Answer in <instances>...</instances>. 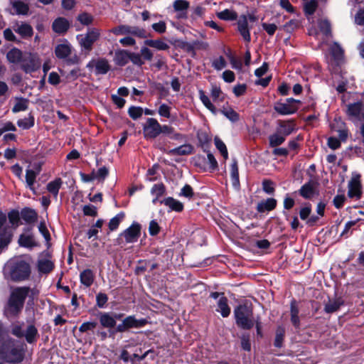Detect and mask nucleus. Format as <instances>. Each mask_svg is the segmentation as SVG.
<instances>
[{"mask_svg":"<svg viewBox=\"0 0 364 364\" xmlns=\"http://www.w3.org/2000/svg\"><path fill=\"white\" fill-rule=\"evenodd\" d=\"M28 294V287H19L12 289L4 309V314L7 317L18 315L23 308L25 300Z\"/></svg>","mask_w":364,"mask_h":364,"instance_id":"obj_1","label":"nucleus"},{"mask_svg":"<svg viewBox=\"0 0 364 364\" xmlns=\"http://www.w3.org/2000/svg\"><path fill=\"white\" fill-rule=\"evenodd\" d=\"M235 323L238 327L250 330L255 326L253 309L247 304H240L234 309Z\"/></svg>","mask_w":364,"mask_h":364,"instance_id":"obj_2","label":"nucleus"},{"mask_svg":"<svg viewBox=\"0 0 364 364\" xmlns=\"http://www.w3.org/2000/svg\"><path fill=\"white\" fill-rule=\"evenodd\" d=\"M74 51L73 47L68 41L58 44L54 50L55 57L63 60L67 65H74L80 63V58Z\"/></svg>","mask_w":364,"mask_h":364,"instance_id":"obj_3","label":"nucleus"},{"mask_svg":"<svg viewBox=\"0 0 364 364\" xmlns=\"http://www.w3.org/2000/svg\"><path fill=\"white\" fill-rule=\"evenodd\" d=\"M100 30L97 28H89L86 33L77 36V40L82 52L89 54L93 49V46L100 38Z\"/></svg>","mask_w":364,"mask_h":364,"instance_id":"obj_4","label":"nucleus"},{"mask_svg":"<svg viewBox=\"0 0 364 364\" xmlns=\"http://www.w3.org/2000/svg\"><path fill=\"white\" fill-rule=\"evenodd\" d=\"M31 272L30 264L24 260H21L14 264L10 276L12 281L21 282L28 279Z\"/></svg>","mask_w":364,"mask_h":364,"instance_id":"obj_5","label":"nucleus"},{"mask_svg":"<svg viewBox=\"0 0 364 364\" xmlns=\"http://www.w3.org/2000/svg\"><path fill=\"white\" fill-rule=\"evenodd\" d=\"M363 196V185L361 175L353 173L348 183V197L355 200H360Z\"/></svg>","mask_w":364,"mask_h":364,"instance_id":"obj_6","label":"nucleus"},{"mask_svg":"<svg viewBox=\"0 0 364 364\" xmlns=\"http://www.w3.org/2000/svg\"><path fill=\"white\" fill-rule=\"evenodd\" d=\"M148 321L146 318L136 319L134 316H129L116 327V332L123 333L130 328H139L145 326Z\"/></svg>","mask_w":364,"mask_h":364,"instance_id":"obj_7","label":"nucleus"},{"mask_svg":"<svg viewBox=\"0 0 364 364\" xmlns=\"http://www.w3.org/2000/svg\"><path fill=\"white\" fill-rule=\"evenodd\" d=\"M348 118L354 121H362L364 119V102L359 100L355 102L349 103L346 105L345 110Z\"/></svg>","mask_w":364,"mask_h":364,"instance_id":"obj_8","label":"nucleus"},{"mask_svg":"<svg viewBox=\"0 0 364 364\" xmlns=\"http://www.w3.org/2000/svg\"><path fill=\"white\" fill-rule=\"evenodd\" d=\"M143 133L146 139H155L161 134V124L154 118H148L143 126Z\"/></svg>","mask_w":364,"mask_h":364,"instance_id":"obj_9","label":"nucleus"},{"mask_svg":"<svg viewBox=\"0 0 364 364\" xmlns=\"http://www.w3.org/2000/svg\"><path fill=\"white\" fill-rule=\"evenodd\" d=\"M141 226L137 222H133V223L126 230H124L121 235L125 239L127 243H133L138 240L141 235Z\"/></svg>","mask_w":364,"mask_h":364,"instance_id":"obj_10","label":"nucleus"},{"mask_svg":"<svg viewBox=\"0 0 364 364\" xmlns=\"http://www.w3.org/2000/svg\"><path fill=\"white\" fill-rule=\"evenodd\" d=\"M21 67L26 73H31L40 68L41 63L36 56L30 53L23 58Z\"/></svg>","mask_w":364,"mask_h":364,"instance_id":"obj_11","label":"nucleus"},{"mask_svg":"<svg viewBox=\"0 0 364 364\" xmlns=\"http://www.w3.org/2000/svg\"><path fill=\"white\" fill-rule=\"evenodd\" d=\"M277 132L279 134L284 136L286 138L287 136L293 133L296 129V123L294 119L289 120H278L277 122Z\"/></svg>","mask_w":364,"mask_h":364,"instance_id":"obj_12","label":"nucleus"},{"mask_svg":"<svg viewBox=\"0 0 364 364\" xmlns=\"http://www.w3.org/2000/svg\"><path fill=\"white\" fill-rule=\"evenodd\" d=\"M1 358L9 363H19L24 358V353L22 350L17 348H12L9 351L6 352Z\"/></svg>","mask_w":364,"mask_h":364,"instance_id":"obj_13","label":"nucleus"},{"mask_svg":"<svg viewBox=\"0 0 364 364\" xmlns=\"http://www.w3.org/2000/svg\"><path fill=\"white\" fill-rule=\"evenodd\" d=\"M237 30L245 41L249 43L251 41L250 29L248 28L247 17L246 15H241L237 21Z\"/></svg>","mask_w":364,"mask_h":364,"instance_id":"obj_14","label":"nucleus"},{"mask_svg":"<svg viewBox=\"0 0 364 364\" xmlns=\"http://www.w3.org/2000/svg\"><path fill=\"white\" fill-rule=\"evenodd\" d=\"M14 30L23 39L31 38L33 35L32 26L26 22L17 23L14 27Z\"/></svg>","mask_w":364,"mask_h":364,"instance_id":"obj_15","label":"nucleus"},{"mask_svg":"<svg viewBox=\"0 0 364 364\" xmlns=\"http://www.w3.org/2000/svg\"><path fill=\"white\" fill-rule=\"evenodd\" d=\"M274 109L281 115H289L296 112L299 106L291 103L277 102L275 104Z\"/></svg>","mask_w":364,"mask_h":364,"instance_id":"obj_16","label":"nucleus"},{"mask_svg":"<svg viewBox=\"0 0 364 364\" xmlns=\"http://www.w3.org/2000/svg\"><path fill=\"white\" fill-rule=\"evenodd\" d=\"M315 183L312 181H309L301 186L300 189L298 191V193L303 198L309 200L314 197L315 194Z\"/></svg>","mask_w":364,"mask_h":364,"instance_id":"obj_17","label":"nucleus"},{"mask_svg":"<svg viewBox=\"0 0 364 364\" xmlns=\"http://www.w3.org/2000/svg\"><path fill=\"white\" fill-rule=\"evenodd\" d=\"M70 28L69 21L63 17L57 18L52 24L53 31L58 34L65 33Z\"/></svg>","mask_w":364,"mask_h":364,"instance_id":"obj_18","label":"nucleus"},{"mask_svg":"<svg viewBox=\"0 0 364 364\" xmlns=\"http://www.w3.org/2000/svg\"><path fill=\"white\" fill-rule=\"evenodd\" d=\"M161 204H164L167 206L170 211H175L181 213L183 210V204L179 200L173 198V197H167L163 200H159Z\"/></svg>","mask_w":364,"mask_h":364,"instance_id":"obj_19","label":"nucleus"},{"mask_svg":"<svg viewBox=\"0 0 364 364\" xmlns=\"http://www.w3.org/2000/svg\"><path fill=\"white\" fill-rule=\"evenodd\" d=\"M299 314V309L297 301L293 299L290 303V316L291 322L296 328H299L301 325Z\"/></svg>","mask_w":364,"mask_h":364,"instance_id":"obj_20","label":"nucleus"},{"mask_svg":"<svg viewBox=\"0 0 364 364\" xmlns=\"http://www.w3.org/2000/svg\"><path fill=\"white\" fill-rule=\"evenodd\" d=\"M193 147L190 144H185L178 147L166 151V153L171 156H186L193 153Z\"/></svg>","mask_w":364,"mask_h":364,"instance_id":"obj_21","label":"nucleus"},{"mask_svg":"<svg viewBox=\"0 0 364 364\" xmlns=\"http://www.w3.org/2000/svg\"><path fill=\"white\" fill-rule=\"evenodd\" d=\"M21 217L28 224H32L36 222L38 219L37 212L31 208H23L21 210Z\"/></svg>","mask_w":364,"mask_h":364,"instance_id":"obj_22","label":"nucleus"},{"mask_svg":"<svg viewBox=\"0 0 364 364\" xmlns=\"http://www.w3.org/2000/svg\"><path fill=\"white\" fill-rule=\"evenodd\" d=\"M129 51L127 50H119L115 52L114 61L118 66H124L129 61Z\"/></svg>","mask_w":364,"mask_h":364,"instance_id":"obj_23","label":"nucleus"},{"mask_svg":"<svg viewBox=\"0 0 364 364\" xmlns=\"http://www.w3.org/2000/svg\"><path fill=\"white\" fill-rule=\"evenodd\" d=\"M277 204L276 199L273 198H267L266 200L262 201L257 205V210L258 213H264L275 209Z\"/></svg>","mask_w":364,"mask_h":364,"instance_id":"obj_24","label":"nucleus"},{"mask_svg":"<svg viewBox=\"0 0 364 364\" xmlns=\"http://www.w3.org/2000/svg\"><path fill=\"white\" fill-rule=\"evenodd\" d=\"M99 320L101 326L107 328H112L116 326L114 318L107 312H100L99 314Z\"/></svg>","mask_w":364,"mask_h":364,"instance_id":"obj_25","label":"nucleus"},{"mask_svg":"<svg viewBox=\"0 0 364 364\" xmlns=\"http://www.w3.org/2000/svg\"><path fill=\"white\" fill-rule=\"evenodd\" d=\"M111 66L106 58H102L96 60L95 74L105 75L110 70Z\"/></svg>","mask_w":364,"mask_h":364,"instance_id":"obj_26","label":"nucleus"},{"mask_svg":"<svg viewBox=\"0 0 364 364\" xmlns=\"http://www.w3.org/2000/svg\"><path fill=\"white\" fill-rule=\"evenodd\" d=\"M217 311L220 312L224 318L229 316L230 314V308L228 306V299L226 296H220L218 301Z\"/></svg>","mask_w":364,"mask_h":364,"instance_id":"obj_27","label":"nucleus"},{"mask_svg":"<svg viewBox=\"0 0 364 364\" xmlns=\"http://www.w3.org/2000/svg\"><path fill=\"white\" fill-rule=\"evenodd\" d=\"M80 282L86 287H90L94 282L95 275L92 269L83 270L80 274Z\"/></svg>","mask_w":364,"mask_h":364,"instance_id":"obj_28","label":"nucleus"},{"mask_svg":"<svg viewBox=\"0 0 364 364\" xmlns=\"http://www.w3.org/2000/svg\"><path fill=\"white\" fill-rule=\"evenodd\" d=\"M343 304L344 301L341 297L336 298L325 305L324 311L327 314H332L337 311Z\"/></svg>","mask_w":364,"mask_h":364,"instance_id":"obj_29","label":"nucleus"},{"mask_svg":"<svg viewBox=\"0 0 364 364\" xmlns=\"http://www.w3.org/2000/svg\"><path fill=\"white\" fill-rule=\"evenodd\" d=\"M18 244L20 246L27 248L37 246V243L32 235H21L18 239Z\"/></svg>","mask_w":364,"mask_h":364,"instance_id":"obj_30","label":"nucleus"},{"mask_svg":"<svg viewBox=\"0 0 364 364\" xmlns=\"http://www.w3.org/2000/svg\"><path fill=\"white\" fill-rule=\"evenodd\" d=\"M13 9L15 10V14L17 15H27L29 11V6L21 1H11Z\"/></svg>","mask_w":364,"mask_h":364,"instance_id":"obj_31","label":"nucleus"},{"mask_svg":"<svg viewBox=\"0 0 364 364\" xmlns=\"http://www.w3.org/2000/svg\"><path fill=\"white\" fill-rule=\"evenodd\" d=\"M230 177L232 184L234 187L237 188L240 186L239 171L237 160L234 159L230 166Z\"/></svg>","mask_w":364,"mask_h":364,"instance_id":"obj_32","label":"nucleus"},{"mask_svg":"<svg viewBox=\"0 0 364 364\" xmlns=\"http://www.w3.org/2000/svg\"><path fill=\"white\" fill-rule=\"evenodd\" d=\"M63 184V181L60 178H57L54 181L49 182L47 184V190L55 198H57L60 188Z\"/></svg>","mask_w":364,"mask_h":364,"instance_id":"obj_33","label":"nucleus"},{"mask_svg":"<svg viewBox=\"0 0 364 364\" xmlns=\"http://www.w3.org/2000/svg\"><path fill=\"white\" fill-rule=\"evenodd\" d=\"M330 53L337 63H341L343 59L344 51L338 43H334L331 47Z\"/></svg>","mask_w":364,"mask_h":364,"instance_id":"obj_34","label":"nucleus"},{"mask_svg":"<svg viewBox=\"0 0 364 364\" xmlns=\"http://www.w3.org/2000/svg\"><path fill=\"white\" fill-rule=\"evenodd\" d=\"M54 268V264L49 259H40L38 262V272L43 274L50 273Z\"/></svg>","mask_w":364,"mask_h":364,"instance_id":"obj_35","label":"nucleus"},{"mask_svg":"<svg viewBox=\"0 0 364 364\" xmlns=\"http://www.w3.org/2000/svg\"><path fill=\"white\" fill-rule=\"evenodd\" d=\"M26 341L28 343H33L36 341L38 337V330L34 325H29L25 333H23Z\"/></svg>","mask_w":364,"mask_h":364,"instance_id":"obj_36","label":"nucleus"},{"mask_svg":"<svg viewBox=\"0 0 364 364\" xmlns=\"http://www.w3.org/2000/svg\"><path fill=\"white\" fill-rule=\"evenodd\" d=\"M216 16L218 18L223 21H235L238 17L236 11L230 10L228 9L218 12Z\"/></svg>","mask_w":364,"mask_h":364,"instance_id":"obj_37","label":"nucleus"},{"mask_svg":"<svg viewBox=\"0 0 364 364\" xmlns=\"http://www.w3.org/2000/svg\"><path fill=\"white\" fill-rule=\"evenodd\" d=\"M6 58L10 63H21L23 59L22 52L18 48H12L6 55Z\"/></svg>","mask_w":364,"mask_h":364,"instance_id":"obj_38","label":"nucleus"},{"mask_svg":"<svg viewBox=\"0 0 364 364\" xmlns=\"http://www.w3.org/2000/svg\"><path fill=\"white\" fill-rule=\"evenodd\" d=\"M286 140L284 136L279 134L277 132L269 136V145L270 147H277L282 145Z\"/></svg>","mask_w":364,"mask_h":364,"instance_id":"obj_39","label":"nucleus"},{"mask_svg":"<svg viewBox=\"0 0 364 364\" xmlns=\"http://www.w3.org/2000/svg\"><path fill=\"white\" fill-rule=\"evenodd\" d=\"M144 44L147 46L154 48L159 50H166L168 49V45L164 42L163 41L158 40H146L144 41Z\"/></svg>","mask_w":364,"mask_h":364,"instance_id":"obj_40","label":"nucleus"},{"mask_svg":"<svg viewBox=\"0 0 364 364\" xmlns=\"http://www.w3.org/2000/svg\"><path fill=\"white\" fill-rule=\"evenodd\" d=\"M125 217V213L124 212H120L118 214H117L114 218H112L109 223H108V228L109 231H114L116 230L121 222L124 220Z\"/></svg>","mask_w":364,"mask_h":364,"instance_id":"obj_41","label":"nucleus"},{"mask_svg":"<svg viewBox=\"0 0 364 364\" xmlns=\"http://www.w3.org/2000/svg\"><path fill=\"white\" fill-rule=\"evenodd\" d=\"M199 98L201 100L202 103L204 106L209 109L212 113L216 114V108L210 102L209 97L205 95V92L203 90H200L198 91Z\"/></svg>","mask_w":364,"mask_h":364,"instance_id":"obj_42","label":"nucleus"},{"mask_svg":"<svg viewBox=\"0 0 364 364\" xmlns=\"http://www.w3.org/2000/svg\"><path fill=\"white\" fill-rule=\"evenodd\" d=\"M220 112L232 122H236L240 119L239 114L231 107L225 108L223 107Z\"/></svg>","mask_w":364,"mask_h":364,"instance_id":"obj_43","label":"nucleus"},{"mask_svg":"<svg viewBox=\"0 0 364 364\" xmlns=\"http://www.w3.org/2000/svg\"><path fill=\"white\" fill-rule=\"evenodd\" d=\"M36 176H37V173L33 170H31V169L26 170V182L27 186L34 193H36V190L33 187V185L36 181Z\"/></svg>","mask_w":364,"mask_h":364,"instance_id":"obj_44","label":"nucleus"},{"mask_svg":"<svg viewBox=\"0 0 364 364\" xmlns=\"http://www.w3.org/2000/svg\"><path fill=\"white\" fill-rule=\"evenodd\" d=\"M285 335V329L283 326H278L276 330L275 339L274 345L277 348H281L283 344L284 338Z\"/></svg>","mask_w":364,"mask_h":364,"instance_id":"obj_45","label":"nucleus"},{"mask_svg":"<svg viewBox=\"0 0 364 364\" xmlns=\"http://www.w3.org/2000/svg\"><path fill=\"white\" fill-rule=\"evenodd\" d=\"M318 26L321 32L326 36H329L331 34V23L327 19L319 20L318 22Z\"/></svg>","mask_w":364,"mask_h":364,"instance_id":"obj_46","label":"nucleus"},{"mask_svg":"<svg viewBox=\"0 0 364 364\" xmlns=\"http://www.w3.org/2000/svg\"><path fill=\"white\" fill-rule=\"evenodd\" d=\"M129 28V34L132 36L139 38H146L149 36V33L143 28L130 26Z\"/></svg>","mask_w":364,"mask_h":364,"instance_id":"obj_47","label":"nucleus"},{"mask_svg":"<svg viewBox=\"0 0 364 364\" xmlns=\"http://www.w3.org/2000/svg\"><path fill=\"white\" fill-rule=\"evenodd\" d=\"M17 124L23 129H28L34 126V117L30 114L28 117L18 120Z\"/></svg>","mask_w":364,"mask_h":364,"instance_id":"obj_48","label":"nucleus"},{"mask_svg":"<svg viewBox=\"0 0 364 364\" xmlns=\"http://www.w3.org/2000/svg\"><path fill=\"white\" fill-rule=\"evenodd\" d=\"M215 145L218 151L220 152L221 155L223 156L224 159L226 160L228 159V152L226 147V145L224 142L218 136H215L214 139Z\"/></svg>","mask_w":364,"mask_h":364,"instance_id":"obj_49","label":"nucleus"},{"mask_svg":"<svg viewBox=\"0 0 364 364\" xmlns=\"http://www.w3.org/2000/svg\"><path fill=\"white\" fill-rule=\"evenodd\" d=\"M8 218L9 223L14 226V228H17L20 225V213L18 210H11L8 213Z\"/></svg>","mask_w":364,"mask_h":364,"instance_id":"obj_50","label":"nucleus"},{"mask_svg":"<svg viewBox=\"0 0 364 364\" xmlns=\"http://www.w3.org/2000/svg\"><path fill=\"white\" fill-rule=\"evenodd\" d=\"M318 7V3L316 0H310L305 3L304 11L306 16H311L314 14Z\"/></svg>","mask_w":364,"mask_h":364,"instance_id":"obj_51","label":"nucleus"},{"mask_svg":"<svg viewBox=\"0 0 364 364\" xmlns=\"http://www.w3.org/2000/svg\"><path fill=\"white\" fill-rule=\"evenodd\" d=\"M77 20L84 26H89L93 23L94 17L90 14L83 12L77 16Z\"/></svg>","mask_w":364,"mask_h":364,"instance_id":"obj_52","label":"nucleus"},{"mask_svg":"<svg viewBox=\"0 0 364 364\" xmlns=\"http://www.w3.org/2000/svg\"><path fill=\"white\" fill-rule=\"evenodd\" d=\"M28 100L24 98H20L18 100L16 103L12 108V112L14 113L25 111L28 109Z\"/></svg>","mask_w":364,"mask_h":364,"instance_id":"obj_53","label":"nucleus"},{"mask_svg":"<svg viewBox=\"0 0 364 364\" xmlns=\"http://www.w3.org/2000/svg\"><path fill=\"white\" fill-rule=\"evenodd\" d=\"M166 192V187L163 183L154 184L151 188V193L152 195L156 196V199H159Z\"/></svg>","mask_w":364,"mask_h":364,"instance_id":"obj_54","label":"nucleus"},{"mask_svg":"<svg viewBox=\"0 0 364 364\" xmlns=\"http://www.w3.org/2000/svg\"><path fill=\"white\" fill-rule=\"evenodd\" d=\"M143 112L144 110L141 107L132 106L128 109L129 117L134 120L140 118L143 114Z\"/></svg>","mask_w":364,"mask_h":364,"instance_id":"obj_55","label":"nucleus"},{"mask_svg":"<svg viewBox=\"0 0 364 364\" xmlns=\"http://www.w3.org/2000/svg\"><path fill=\"white\" fill-rule=\"evenodd\" d=\"M311 213V205L310 203H306L305 206L302 207L299 210V217L302 220H307Z\"/></svg>","mask_w":364,"mask_h":364,"instance_id":"obj_56","label":"nucleus"},{"mask_svg":"<svg viewBox=\"0 0 364 364\" xmlns=\"http://www.w3.org/2000/svg\"><path fill=\"white\" fill-rule=\"evenodd\" d=\"M262 189L263 191L267 193V194H273L274 191H275V188H274V183L272 181L269 180V179H264L263 181H262Z\"/></svg>","mask_w":364,"mask_h":364,"instance_id":"obj_57","label":"nucleus"},{"mask_svg":"<svg viewBox=\"0 0 364 364\" xmlns=\"http://www.w3.org/2000/svg\"><path fill=\"white\" fill-rule=\"evenodd\" d=\"M189 7V2L186 0H176L173 2V8L176 11H186Z\"/></svg>","mask_w":364,"mask_h":364,"instance_id":"obj_58","label":"nucleus"},{"mask_svg":"<svg viewBox=\"0 0 364 364\" xmlns=\"http://www.w3.org/2000/svg\"><path fill=\"white\" fill-rule=\"evenodd\" d=\"M180 196H183L185 198H187L188 199H191L194 196V192L193 190V188L188 185L186 184L181 190V192L179 193Z\"/></svg>","mask_w":364,"mask_h":364,"instance_id":"obj_59","label":"nucleus"},{"mask_svg":"<svg viewBox=\"0 0 364 364\" xmlns=\"http://www.w3.org/2000/svg\"><path fill=\"white\" fill-rule=\"evenodd\" d=\"M108 301V296L106 294L100 292L96 296V305L99 308H104Z\"/></svg>","mask_w":364,"mask_h":364,"instance_id":"obj_60","label":"nucleus"},{"mask_svg":"<svg viewBox=\"0 0 364 364\" xmlns=\"http://www.w3.org/2000/svg\"><path fill=\"white\" fill-rule=\"evenodd\" d=\"M171 107L166 104H161L158 109V113L161 117L169 119L171 117Z\"/></svg>","mask_w":364,"mask_h":364,"instance_id":"obj_61","label":"nucleus"},{"mask_svg":"<svg viewBox=\"0 0 364 364\" xmlns=\"http://www.w3.org/2000/svg\"><path fill=\"white\" fill-rule=\"evenodd\" d=\"M129 25H120L114 28L112 32L115 35H128L129 34Z\"/></svg>","mask_w":364,"mask_h":364,"instance_id":"obj_62","label":"nucleus"},{"mask_svg":"<svg viewBox=\"0 0 364 364\" xmlns=\"http://www.w3.org/2000/svg\"><path fill=\"white\" fill-rule=\"evenodd\" d=\"M129 55H130L129 60L132 61V63L134 65H136L137 66H141L142 65L144 64V61L142 59L141 54L129 52Z\"/></svg>","mask_w":364,"mask_h":364,"instance_id":"obj_63","label":"nucleus"},{"mask_svg":"<svg viewBox=\"0 0 364 364\" xmlns=\"http://www.w3.org/2000/svg\"><path fill=\"white\" fill-rule=\"evenodd\" d=\"M109 174V170L107 167L103 166L100 168L97 171H95L96 179L100 181H104Z\"/></svg>","mask_w":364,"mask_h":364,"instance_id":"obj_64","label":"nucleus"}]
</instances>
